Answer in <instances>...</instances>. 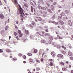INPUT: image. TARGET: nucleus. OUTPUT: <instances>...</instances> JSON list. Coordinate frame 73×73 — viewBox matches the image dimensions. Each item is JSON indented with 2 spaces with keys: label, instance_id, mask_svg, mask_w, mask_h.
<instances>
[{
  "label": "nucleus",
  "instance_id": "f257e3e1",
  "mask_svg": "<svg viewBox=\"0 0 73 73\" xmlns=\"http://www.w3.org/2000/svg\"><path fill=\"white\" fill-rule=\"evenodd\" d=\"M38 7L39 9H42V10H46V8L45 7H42L40 6V5H38Z\"/></svg>",
  "mask_w": 73,
  "mask_h": 73
},
{
  "label": "nucleus",
  "instance_id": "f03ea898",
  "mask_svg": "<svg viewBox=\"0 0 73 73\" xmlns=\"http://www.w3.org/2000/svg\"><path fill=\"white\" fill-rule=\"evenodd\" d=\"M68 24L69 25H70V26H72V22L70 20L68 21Z\"/></svg>",
  "mask_w": 73,
  "mask_h": 73
},
{
  "label": "nucleus",
  "instance_id": "7ed1b4c3",
  "mask_svg": "<svg viewBox=\"0 0 73 73\" xmlns=\"http://www.w3.org/2000/svg\"><path fill=\"white\" fill-rule=\"evenodd\" d=\"M38 3L39 4H43L44 2H43V0H39L38 1Z\"/></svg>",
  "mask_w": 73,
  "mask_h": 73
},
{
  "label": "nucleus",
  "instance_id": "20e7f679",
  "mask_svg": "<svg viewBox=\"0 0 73 73\" xmlns=\"http://www.w3.org/2000/svg\"><path fill=\"white\" fill-rule=\"evenodd\" d=\"M37 19H38V21H42V18H41V17H36Z\"/></svg>",
  "mask_w": 73,
  "mask_h": 73
},
{
  "label": "nucleus",
  "instance_id": "39448f33",
  "mask_svg": "<svg viewBox=\"0 0 73 73\" xmlns=\"http://www.w3.org/2000/svg\"><path fill=\"white\" fill-rule=\"evenodd\" d=\"M48 14H47V12H44L43 13V16L45 17L46 16H47Z\"/></svg>",
  "mask_w": 73,
  "mask_h": 73
},
{
  "label": "nucleus",
  "instance_id": "423d86ee",
  "mask_svg": "<svg viewBox=\"0 0 73 73\" xmlns=\"http://www.w3.org/2000/svg\"><path fill=\"white\" fill-rule=\"evenodd\" d=\"M59 64L61 65H64L65 64V63H64V62H61L59 63Z\"/></svg>",
  "mask_w": 73,
  "mask_h": 73
},
{
  "label": "nucleus",
  "instance_id": "0eeeda50",
  "mask_svg": "<svg viewBox=\"0 0 73 73\" xmlns=\"http://www.w3.org/2000/svg\"><path fill=\"white\" fill-rule=\"evenodd\" d=\"M4 15H2V14L0 15V18H1V19H3L4 18Z\"/></svg>",
  "mask_w": 73,
  "mask_h": 73
},
{
  "label": "nucleus",
  "instance_id": "6e6552de",
  "mask_svg": "<svg viewBox=\"0 0 73 73\" xmlns=\"http://www.w3.org/2000/svg\"><path fill=\"white\" fill-rule=\"evenodd\" d=\"M19 12L20 15H20L21 17H23V14H22V11H19Z\"/></svg>",
  "mask_w": 73,
  "mask_h": 73
},
{
  "label": "nucleus",
  "instance_id": "1a4fd4ad",
  "mask_svg": "<svg viewBox=\"0 0 73 73\" xmlns=\"http://www.w3.org/2000/svg\"><path fill=\"white\" fill-rule=\"evenodd\" d=\"M25 33L26 34H27V35H28V34H29V31H28V30H25Z\"/></svg>",
  "mask_w": 73,
  "mask_h": 73
},
{
  "label": "nucleus",
  "instance_id": "9d476101",
  "mask_svg": "<svg viewBox=\"0 0 73 73\" xmlns=\"http://www.w3.org/2000/svg\"><path fill=\"white\" fill-rule=\"evenodd\" d=\"M32 24L33 25V26H36V23L34 22H32Z\"/></svg>",
  "mask_w": 73,
  "mask_h": 73
},
{
  "label": "nucleus",
  "instance_id": "9b49d317",
  "mask_svg": "<svg viewBox=\"0 0 73 73\" xmlns=\"http://www.w3.org/2000/svg\"><path fill=\"white\" fill-rule=\"evenodd\" d=\"M51 8L52 11H53L54 9V6L53 5H52L51 7Z\"/></svg>",
  "mask_w": 73,
  "mask_h": 73
},
{
  "label": "nucleus",
  "instance_id": "f8f14e48",
  "mask_svg": "<svg viewBox=\"0 0 73 73\" xmlns=\"http://www.w3.org/2000/svg\"><path fill=\"white\" fill-rule=\"evenodd\" d=\"M45 54V53H43L42 52H41L40 51L39 53V55H44V54Z\"/></svg>",
  "mask_w": 73,
  "mask_h": 73
},
{
  "label": "nucleus",
  "instance_id": "ddd939ff",
  "mask_svg": "<svg viewBox=\"0 0 73 73\" xmlns=\"http://www.w3.org/2000/svg\"><path fill=\"white\" fill-rule=\"evenodd\" d=\"M58 57H60V58H62L64 56H63V55H58Z\"/></svg>",
  "mask_w": 73,
  "mask_h": 73
},
{
  "label": "nucleus",
  "instance_id": "4468645a",
  "mask_svg": "<svg viewBox=\"0 0 73 73\" xmlns=\"http://www.w3.org/2000/svg\"><path fill=\"white\" fill-rule=\"evenodd\" d=\"M47 11H48L50 13H52V11H51V10L48 9H47Z\"/></svg>",
  "mask_w": 73,
  "mask_h": 73
},
{
  "label": "nucleus",
  "instance_id": "2eb2a0df",
  "mask_svg": "<svg viewBox=\"0 0 73 73\" xmlns=\"http://www.w3.org/2000/svg\"><path fill=\"white\" fill-rule=\"evenodd\" d=\"M6 52H11V50L8 49H6Z\"/></svg>",
  "mask_w": 73,
  "mask_h": 73
},
{
  "label": "nucleus",
  "instance_id": "dca6fc26",
  "mask_svg": "<svg viewBox=\"0 0 73 73\" xmlns=\"http://www.w3.org/2000/svg\"><path fill=\"white\" fill-rule=\"evenodd\" d=\"M29 61L30 62H31L33 63V60L31 58L29 59Z\"/></svg>",
  "mask_w": 73,
  "mask_h": 73
},
{
  "label": "nucleus",
  "instance_id": "f3484780",
  "mask_svg": "<svg viewBox=\"0 0 73 73\" xmlns=\"http://www.w3.org/2000/svg\"><path fill=\"white\" fill-rule=\"evenodd\" d=\"M62 70L63 71H65L66 70V68H62Z\"/></svg>",
  "mask_w": 73,
  "mask_h": 73
},
{
  "label": "nucleus",
  "instance_id": "a211bd4d",
  "mask_svg": "<svg viewBox=\"0 0 73 73\" xmlns=\"http://www.w3.org/2000/svg\"><path fill=\"white\" fill-rule=\"evenodd\" d=\"M60 15H61V16H64L65 15V13H64L63 12L61 14H60Z\"/></svg>",
  "mask_w": 73,
  "mask_h": 73
},
{
  "label": "nucleus",
  "instance_id": "6ab92c4d",
  "mask_svg": "<svg viewBox=\"0 0 73 73\" xmlns=\"http://www.w3.org/2000/svg\"><path fill=\"white\" fill-rule=\"evenodd\" d=\"M23 58L24 59V60L26 59V58H27V57H26V56L25 55H23Z\"/></svg>",
  "mask_w": 73,
  "mask_h": 73
},
{
  "label": "nucleus",
  "instance_id": "aec40b11",
  "mask_svg": "<svg viewBox=\"0 0 73 73\" xmlns=\"http://www.w3.org/2000/svg\"><path fill=\"white\" fill-rule=\"evenodd\" d=\"M44 36H49V34L48 33H45L44 34Z\"/></svg>",
  "mask_w": 73,
  "mask_h": 73
},
{
  "label": "nucleus",
  "instance_id": "412c9836",
  "mask_svg": "<svg viewBox=\"0 0 73 73\" xmlns=\"http://www.w3.org/2000/svg\"><path fill=\"white\" fill-rule=\"evenodd\" d=\"M41 42L42 43H45V40H41Z\"/></svg>",
  "mask_w": 73,
  "mask_h": 73
},
{
  "label": "nucleus",
  "instance_id": "4be33fe9",
  "mask_svg": "<svg viewBox=\"0 0 73 73\" xmlns=\"http://www.w3.org/2000/svg\"><path fill=\"white\" fill-rule=\"evenodd\" d=\"M9 28V27H8V26H6L5 28V30H7V29H8Z\"/></svg>",
  "mask_w": 73,
  "mask_h": 73
},
{
  "label": "nucleus",
  "instance_id": "5701e85b",
  "mask_svg": "<svg viewBox=\"0 0 73 73\" xmlns=\"http://www.w3.org/2000/svg\"><path fill=\"white\" fill-rule=\"evenodd\" d=\"M13 61H15L17 60V59L16 58H13Z\"/></svg>",
  "mask_w": 73,
  "mask_h": 73
},
{
  "label": "nucleus",
  "instance_id": "b1692460",
  "mask_svg": "<svg viewBox=\"0 0 73 73\" xmlns=\"http://www.w3.org/2000/svg\"><path fill=\"white\" fill-rule=\"evenodd\" d=\"M51 55H55V54H54V52H51Z\"/></svg>",
  "mask_w": 73,
  "mask_h": 73
},
{
  "label": "nucleus",
  "instance_id": "393cba45",
  "mask_svg": "<svg viewBox=\"0 0 73 73\" xmlns=\"http://www.w3.org/2000/svg\"><path fill=\"white\" fill-rule=\"evenodd\" d=\"M33 8L32 6H31V11L32 12H33Z\"/></svg>",
  "mask_w": 73,
  "mask_h": 73
},
{
  "label": "nucleus",
  "instance_id": "a878e982",
  "mask_svg": "<svg viewBox=\"0 0 73 73\" xmlns=\"http://www.w3.org/2000/svg\"><path fill=\"white\" fill-rule=\"evenodd\" d=\"M5 32V31L4 30H2L1 32V34H3V33H4Z\"/></svg>",
  "mask_w": 73,
  "mask_h": 73
},
{
  "label": "nucleus",
  "instance_id": "bb28decb",
  "mask_svg": "<svg viewBox=\"0 0 73 73\" xmlns=\"http://www.w3.org/2000/svg\"><path fill=\"white\" fill-rule=\"evenodd\" d=\"M14 0V3H15V4H17V0Z\"/></svg>",
  "mask_w": 73,
  "mask_h": 73
},
{
  "label": "nucleus",
  "instance_id": "cd10ccee",
  "mask_svg": "<svg viewBox=\"0 0 73 73\" xmlns=\"http://www.w3.org/2000/svg\"><path fill=\"white\" fill-rule=\"evenodd\" d=\"M37 49H35L34 50V53H37Z\"/></svg>",
  "mask_w": 73,
  "mask_h": 73
},
{
  "label": "nucleus",
  "instance_id": "c85d7f7f",
  "mask_svg": "<svg viewBox=\"0 0 73 73\" xmlns=\"http://www.w3.org/2000/svg\"><path fill=\"white\" fill-rule=\"evenodd\" d=\"M61 48V47L60 46H57V48L58 49H60Z\"/></svg>",
  "mask_w": 73,
  "mask_h": 73
},
{
  "label": "nucleus",
  "instance_id": "c756f323",
  "mask_svg": "<svg viewBox=\"0 0 73 73\" xmlns=\"http://www.w3.org/2000/svg\"><path fill=\"white\" fill-rule=\"evenodd\" d=\"M53 63L52 62H50V65L51 66H53Z\"/></svg>",
  "mask_w": 73,
  "mask_h": 73
},
{
  "label": "nucleus",
  "instance_id": "7c9ffc66",
  "mask_svg": "<svg viewBox=\"0 0 73 73\" xmlns=\"http://www.w3.org/2000/svg\"><path fill=\"white\" fill-rule=\"evenodd\" d=\"M52 19H53V20H54V19H55V16H54V15L52 16Z\"/></svg>",
  "mask_w": 73,
  "mask_h": 73
},
{
  "label": "nucleus",
  "instance_id": "2f4dec72",
  "mask_svg": "<svg viewBox=\"0 0 73 73\" xmlns=\"http://www.w3.org/2000/svg\"><path fill=\"white\" fill-rule=\"evenodd\" d=\"M61 17H62L61 16H59L58 17V19H61Z\"/></svg>",
  "mask_w": 73,
  "mask_h": 73
},
{
  "label": "nucleus",
  "instance_id": "473e14b6",
  "mask_svg": "<svg viewBox=\"0 0 73 73\" xmlns=\"http://www.w3.org/2000/svg\"><path fill=\"white\" fill-rule=\"evenodd\" d=\"M17 15H19V14H20V11H17Z\"/></svg>",
  "mask_w": 73,
  "mask_h": 73
},
{
  "label": "nucleus",
  "instance_id": "72a5a7b5",
  "mask_svg": "<svg viewBox=\"0 0 73 73\" xmlns=\"http://www.w3.org/2000/svg\"><path fill=\"white\" fill-rule=\"evenodd\" d=\"M29 27H31L32 28H33V26H32V25H29Z\"/></svg>",
  "mask_w": 73,
  "mask_h": 73
},
{
  "label": "nucleus",
  "instance_id": "f704fd0d",
  "mask_svg": "<svg viewBox=\"0 0 73 73\" xmlns=\"http://www.w3.org/2000/svg\"><path fill=\"white\" fill-rule=\"evenodd\" d=\"M14 35H15V36H17V33H16V32H14Z\"/></svg>",
  "mask_w": 73,
  "mask_h": 73
},
{
  "label": "nucleus",
  "instance_id": "c9c22d12",
  "mask_svg": "<svg viewBox=\"0 0 73 73\" xmlns=\"http://www.w3.org/2000/svg\"><path fill=\"white\" fill-rule=\"evenodd\" d=\"M18 33H19V34H21V31L19 30L18 31Z\"/></svg>",
  "mask_w": 73,
  "mask_h": 73
},
{
  "label": "nucleus",
  "instance_id": "e433bc0d",
  "mask_svg": "<svg viewBox=\"0 0 73 73\" xmlns=\"http://www.w3.org/2000/svg\"><path fill=\"white\" fill-rule=\"evenodd\" d=\"M36 62H40V61L39 60H38L37 59H36Z\"/></svg>",
  "mask_w": 73,
  "mask_h": 73
},
{
  "label": "nucleus",
  "instance_id": "4c0bfd02",
  "mask_svg": "<svg viewBox=\"0 0 73 73\" xmlns=\"http://www.w3.org/2000/svg\"><path fill=\"white\" fill-rule=\"evenodd\" d=\"M3 52V51L1 49H0V53H2Z\"/></svg>",
  "mask_w": 73,
  "mask_h": 73
},
{
  "label": "nucleus",
  "instance_id": "58836bf2",
  "mask_svg": "<svg viewBox=\"0 0 73 73\" xmlns=\"http://www.w3.org/2000/svg\"><path fill=\"white\" fill-rule=\"evenodd\" d=\"M72 53L71 52H69L68 53V54L69 55H70V54H72Z\"/></svg>",
  "mask_w": 73,
  "mask_h": 73
},
{
  "label": "nucleus",
  "instance_id": "ea45409f",
  "mask_svg": "<svg viewBox=\"0 0 73 73\" xmlns=\"http://www.w3.org/2000/svg\"><path fill=\"white\" fill-rule=\"evenodd\" d=\"M36 70L37 71H38V70H40V69L39 68H36Z\"/></svg>",
  "mask_w": 73,
  "mask_h": 73
},
{
  "label": "nucleus",
  "instance_id": "a19ab883",
  "mask_svg": "<svg viewBox=\"0 0 73 73\" xmlns=\"http://www.w3.org/2000/svg\"><path fill=\"white\" fill-rule=\"evenodd\" d=\"M23 34H20L19 35V37H22V36H23Z\"/></svg>",
  "mask_w": 73,
  "mask_h": 73
},
{
  "label": "nucleus",
  "instance_id": "79ce46f5",
  "mask_svg": "<svg viewBox=\"0 0 73 73\" xmlns=\"http://www.w3.org/2000/svg\"><path fill=\"white\" fill-rule=\"evenodd\" d=\"M37 35H41V34H40V32H38L37 33Z\"/></svg>",
  "mask_w": 73,
  "mask_h": 73
},
{
  "label": "nucleus",
  "instance_id": "37998d69",
  "mask_svg": "<svg viewBox=\"0 0 73 73\" xmlns=\"http://www.w3.org/2000/svg\"><path fill=\"white\" fill-rule=\"evenodd\" d=\"M70 60H73V57H70Z\"/></svg>",
  "mask_w": 73,
  "mask_h": 73
},
{
  "label": "nucleus",
  "instance_id": "c03bdc74",
  "mask_svg": "<svg viewBox=\"0 0 73 73\" xmlns=\"http://www.w3.org/2000/svg\"><path fill=\"white\" fill-rule=\"evenodd\" d=\"M24 6H25V7H26L27 8H28V6L26 5H24Z\"/></svg>",
  "mask_w": 73,
  "mask_h": 73
},
{
  "label": "nucleus",
  "instance_id": "a18cd8bd",
  "mask_svg": "<svg viewBox=\"0 0 73 73\" xmlns=\"http://www.w3.org/2000/svg\"><path fill=\"white\" fill-rule=\"evenodd\" d=\"M30 37L31 38H33V36L32 35L30 36Z\"/></svg>",
  "mask_w": 73,
  "mask_h": 73
},
{
  "label": "nucleus",
  "instance_id": "49530a36",
  "mask_svg": "<svg viewBox=\"0 0 73 73\" xmlns=\"http://www.w3.org/2000/svg\"><path fill=\"white\" fill-rule=\"evenodd\" d=\"M51 23H53V24H54L55 23V22L54 21H52Z\"/></svg>",
  "mask_w": 73,
  "mask_h": 73
},
{
  "label": "nucleus",
  "instance_id": "de8ad7c7",
  "mask_svg": "<svg viewBox=\"0 0 73 73\" xmlns=\"http://www.w3.org/2000/svg\"><path fill=\"white\" fill-rule=\"evenodd\" d=\"M27 55H32V54L30 53H29L27 54Z\"/></svg>",
  "mask_w": 73,
  "mask_h": 73
},
{
  "label": "nucleus",
  "instance_id": "09e8293b",
  "mask_svg": "<svg viewBox=\"0 0 73 73\" xmlns=\"http://www.w3.org/2000/svg\"><path fill=\"white\" fill-rule=\"evenodd\" d=\"M47 5L48 6V7H50V4L49 3H47Z\"/></svg>",
  "mask_w": 73,
  "mask_h": 73
},
{
  "label": "nucleus",
  "instance_id": "8fccbe9b",
  "mask_svg": "<svg viewBox=\"0 0 73 73\" xmlns=\"http://www.w3.org/2000/svg\"><path fill=\"white\" fill-rule=\"evenodd\" d=\"M55 25H57V24H58V22H56V23L55 22V23H54Z\"/></svg>",
  "mask_w": 73,
  "mask_h": 73
},
{
  "label": "nucleus",
  "instance_id": "3c124183",
  "mask_svg": "<svg viewBox=\"0 0 73 73\" xmlns=\"http://www.w3.org/2000/svg\"><path fill=\"white\" fill-rule=\"evenodd\" d=\"M41 61H42V62L44 61V59H43V58L41 59Z\"/></svg>",
  "mask_w": 73,
  "mask_h": 73
},
{
  "label": "nucleus",
  "instance_id": "603ef678",
  "mask_svg": "<svg viewBox=\"0 0 73 73\" xmlns=\"http://www.w3.org/2000/svg\"><path fill=\"white\" fill-rule=\"evenodd\" d=\"M16 23L17 24H19V21H17V22Z\"/></svg>",
  "mask_w": 73,
  "mask_h": 73
},
{
  "label": "nucleus",
  "instance_id": "864d4df0",
  "mask_svg": "<svg viewBox=\"0 0 73 73\" xmlns=\"http://www.w3.org/2000/svg\"><path fill=\"white\" fill-rule=\"evenodd\" d=\"M71 66H72L71 65H69V68H71Z\"/></svg>",
  "mask_w": 73,
  "mask_h": 73
},
{
  "label": "nucleus",
  "instance_id": "5fc2aeb1",
  "mask_svg": "<svg viewBox=\"0 0 73 73\" xmlns=\"http://www.w3.org/2000/svg\"><path fill=\"white\" fill-rule=\"evenodd\" d=\"M21 12H23V11H24V10H23V9H21Z\"/></svg>",
  "mask_w": 73,
  "mask_h": 73
},
{
  "label": "nucleus",
  "instance_id": "6e6d98bb",
  "mask_svg": "<svg viewBox=\"0 0 73 73\" xmlns=\"http://www.w3.org/2000/svg\"><path fill=\"white\" fill-rule=\"evenodd\" d=\"M61 24H62V25L64 24V22L62 21V22H61Z\"/></svg>",
  "mask_w": 73,
  "mask_h": 73
},
{
  "label": "nucleus",
  "instance_id": "4d7b16f0",
  "mask_svg": "<svg viewBox=\"0 0 73 73\" xmlns=\"http://www.w3.org/2000/svg\"><path fill=\"white\" fill-rule=\"evenodd\" d=\"M15 28H17V29L18 28H17V26H15Z\"/></svg>",
  "mask_w": 73,
  "mask_h": 73
},
{
  "label": "nucleus",
  "instance_id": "13d9d810",
  "mask_svg": "<svg viewBox=\"0 0 73 73\" xmlns=\"http://www.w3.org/2000/svg\"><path fill=\"white\" fill-rule=\"evenodd\" d=\"M62 21H59V22L60 23H61V22H62Z\"/></svg>",
  "mask_w": 73,
  "mask_h": 73
},
{
  "label": "nucleus",
  "instance_id": "bf43d9fd",
  "mask_svg": "<svg viewBox=\"0 0 73 73\" xmlns=\"http://www.w3.org/2000/svg\"><path fill=\"white\" fill-rule=\"evenodd\" d=\"M34 9V12H36V10H35V8H33Z\"/></svg>",
  "mask_w": 73,
  "mask_h": 73
},
{
  "label": "nucleus",
  "instance_id": "052dcab7",
  "mask_svg": "<svg viewBox=\"0 0 73 73\" xmlns=\"http://www.w3.org/2000/svg\"><path fill=\"white\" fill-rule=\"evenodd\" d=\"M57 36H58V38H60V36L59 35H58Z\"/></svg>",
  "mask_w": 73,
  "mask_h": 73
},
{
  "label": "nucleus",
  "instance_id": "680f3d73",
  "mask_svg": "<svg viewBox=\"0 0 73 73\" xmlns=\"http://www.w3.org/2000/svg\"><path fill=\"white\" fill-rule=\"evenodd\" d=\"M46 32H48V29H46L45 30Z\"/></svg>",
  "mask_w": 73,
  "mask_h": 73
},
{
  "label": "nucleus",
  "instance_id": "e2e57ef3",
  "mask_svg": "<svg viewBox=\"0 0 73 73\" xmlns=\"http://www.w3.org/2000/svg\"><path fill=\"white\" fill-rule=\"evenodd\" d=\"M59 39H62V38L60 37L59 38Z\"/></svg>",
  "mask_w": 73,
  "mask_h": 73
},
{
  "label": "nucleus",
  "instance_id": "0e129e2a",
  "mask_svg": "<svg viewBox=\"0 0 73 73\" xmlns=\"http://www.w3.org/2000/svg\"><path fill=\"white\" fill-rule=\"evenodd\" d=\"M60 11H61V10H59L58 11V12H60Z\"/></svg>",
  "mask_w": 73,
  "mask_h": 73
},
{
  "label": "nucleus",
  "instance_id": "69168bd1",
  "mask_svg": "<svg viewBox=\"0 0 73 73\" xmlns=\"http://www.w3.org/2000/svg\"><path fill=\"white\" fill-rule=\"evenodd\" d=\"M30 4L31 5H33V3L32 2H31L30 3Z\"/></svg>",
  "mask_w": 73,
  "mask_h": 73
},
{
  "label": "nucleus",
  "instance_id": "338daca9",
  "mask_svg": "<svg viewBox=\"0 0 73 73\" xmlns=\"http://www.w3.org/2000/svg\"><path fill=\"white\" fill-rule=\"evenodd\" d=\"M23 63L24 64H25V63H26V62L25 61H23Z\"/></svg>",
  "mask_w": 73,
  "mask_h": 73
},
{
  "label": "nucleus",
  "instance_id": "774afa93",
  "mask_svg": "<svg viewBox=\"0 0 73 73\" xmlns=\"http://www.w3.org/2000/svg\"><path fill=\"white\" fill-rule=\"evenodd\" d=\"M71 73H73V70H72L71 71Z\"/></svg>",
  "mask_w": 73,
  "mask_h": 73
}]
</instances>
